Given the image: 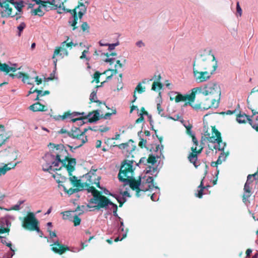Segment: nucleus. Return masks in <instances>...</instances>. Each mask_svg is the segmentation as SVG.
I'll use <instances>...</instances> for the list:
<instances>
[{
    "mask_svg": "<svg viewBox=\"0 0 258 258\" xmlns=\"http://www.w3.org/2000/svg\"><path fill=\"white\" fill-rule=\"evenodd\" d=\"M66 0H52L51 1L52 5V9L56 10L59 9L58 13L61 14L63 12L70 13L72 14L73 20L72 22L69 21L71 26H72L73 30H75L77 28L76 25L78 23V19H81L83 16L87 12V7L82 2H79L78 5L74 9L70 10L66 9L64 6V3Z\"/></svg>",
    "mask_w": 258,
    "mask_h": 258,
    "instance_id": "obj_1",
    "label": "nucleus"
},
{
    "mask_svg": "<svg viewBox=\"0 0 258 258\" xmlns=\"http://www.w3.org/2000/svg\"><path fill=\"white\" fill-rule=\"evenodd\" d=\"M111 110V112H107L105 113L104 115H101L100 116V111L99 110H94L92 112H89V113L85 116H81L79 117L73 118V117L79 115H84L85 114L84 112L79 113L77 112H73L71 113L70 111L65 112L62 116H60V118L62 120H64L65 119L70 117L71 118V121L73 122H75L77 121H80V123L83 124L84 123L83 121V119L88 118V121L89 122H94L97 120H98L100 118V117L104 119L109 118L112 114H116V110L115 107H112V108L110 109Z\"/></svg>",
    "mask_w": 258,
    "mask_h": 258,
    "instance_id": "obj_2",
    "label": "nucleus"
},
{
    "mask_svg": "<svg viewBox=\"0 0 258 258\" xmlns=\"http://www.w3.org/2000/svg\"><path fill=\"white\" fill-rule=\"evenodd\" d=\"M129 161L124 160L120 166L118 178L120 182H124V184L119 188V192L123 197H129L128 187L129 186Z\"/></svg>",
    "mask_w": 258,
    "mask_h": 258,
    "instance_id": "obj_3",
    "label": "nucleus"
},
{
    "mask_svg": "<svg viewBox=\"0 0 258 258\" xmlns=\"http://www.w3.org/2000/svg\"><path fill=\"white\" fill-rule=\"evenodd\" d=\"M211 56L212 57V61L211 70L199 71L198 70H193V74L195 79L199 83L204 82L209 80L211 78V75L216 71L218 67L217 61L216 60L214 55L211 54Z\"/></svg>",
    "mask_w": 258,
    "mask_h": 258,
    "instance_id": "obj_4",
    "label": "nucleus"
},
{
    "mask_svg": "<svg viewBox=\"0 0 258 258\" xmlns=\"http://www.w3.org/2000/svg\"><path fill=\"white\" fill-rule=\"evenodd\" d=\"M205 96H209L214 101H220L221 97V89L220 86L215 82H209L205 85L201 91Z\"/></svg>",
    "mask_w": 258,
    "mask_h": 258,
    "instance_id": "obj_5",
    "label": "nucleus"
},
{
    "mask_svg": "<svg viewBox=\"0 0 258 258\" xmlns=\"http://www.w3.org/2000/svg\"><path fill=\"white\" fill-rule=\"evenodd\" d=\"M212 136H210V134L206 132L205 134L206 139L211 143H217V145H214L213 147L214 149H218L219 151H224L226 144L223 142L222 140L221 133L215 126H212Z\"/></svg>",
    "mask_w": 258,
    "mask_h": 258,
    "instance_id": "obj_6",
    "label": "nucleus"
},
{
    "mask_svg": "<svg viewBox=\"0 0 258 258\" xmlns=\"http://www.w3.org/2000/svg\"><path fill=\"white\" fill-rule=\"evenodd\" d=\"M133 162V160H130V173L132 174L130 176V188L133 190L136 191V196L137 197H144L146 195L147 189H144L143 185L141 186V188L140 187L141 184V178L140 176L139 178L137 180L134 177Z\"/></svg>",
    "mask_w": 258,
    "mask_h": 258,
    "instance_id": "obj_7",
    "label": "nucleus"
},
{
    "mask_svg": "<svg viewBox=\"0 0 258 258\" xmlns=\"http://www.w3.org/2000/svg\"><path fill=\"white\" fill-rule=\"evenodd\" d=\"M201 90L202 88L201 87L194 88L192 89L191 93L190 94H186L184 95H182L177 92H175L174 94H176V96L174 98L170 97V99L171 101L174 99L176 103L184 101L185 103L183 106L186 107L188 105V104H190L191 102L195 101L196 93L198 91H201Z\"/></svg>",
    "mask_w": 258,
    "mask_h": 258,
    "instance_id": "obj_8",
    "label": "nucleus"
},
{
    "mask_svg": "<svg viewBox=\"0 0 258 258\" xmlns=\"http://www.w3.org/2000/svg\"><path fill=\"white\" fill-rule=\"evenodd\" d=\"M92 203L97 204V207L98 209L106 208L107 206H112L111 209L114 213V215H116L117 207L116 205L112 203L107 198L101 195V192H99L97 195L95 196L93 199L90 201Z\"/></svg>",
    "mask_w": 258,
    "mask_h": 258,
    "instance_id": "obj_9",
    "label": "nucleus"
},
{
    "mask_svg": "<svg viewBox=\"0 0 258 258\" xmlns=\"http://www.w3.org/2000/svg\"><path fill=\"white\" fill-rule=\"evenodd\" d=\"M192 141L194 146L191 147V152L189 154L187 159L190 163L193 164L196 168H197L200 165V161L198 160V155L201 154L203 149V147H201L199 149H197L199 142L195 136H191Z\"/></svg>",
    "mask_w": 258,
    "mask_h": 258,
    "instance_id": "obj_10",
    "label": "nucleus"
},
{
    "mask_svg": "<svg viewBox=\"0 0 258 258\" xmlns=\"http://www.w3.org/2000/svg\"><path fill=\"white\" fill-rule=\"evenodd\" d=\"M208 56H201L200 59L195 60L193 64V70L201 71L211 70L212 66V58Z\"/></svg>",
    "mask_w": 258,
    "mask_h": 258,
    "instance_id": "obj_11",
    "label": "nucleus"
},
{
    "mask_svg": "<svg viewBox=\"0 0 258 258\" xmlns=\"http://www.w3.org/2000/svg\"><path fill=\"white\" fill-rule=\"evenodd\" d=\"M38 221L35 217L33 213H28L27 215L24 218L22 226L26 229L30 231H39L38 226Z\"/></svg>",
    "mask_w": 258,
    "mask_h": 258,
    "instance_id": "obj_12",
    "label": "nucleus"
},
{
    "mask_svg": "<svg viewBox=\"0 0 258 258\" xmlns=\"http://www.w3.org/2000/svg\"><path fill=\"white\" fill-rule=\"evenodd\" d=\"M247 103L253 115L258 114V88H253L247 99Z\"/></svg>",
    "mask_w": 258,
    "mask_h": 258,
    "instance_id": "obj_13",
    "label": "nucleus"
},
{
    "mask_svg": "<svg viewBox=\"0 0 258 258\" xmlns=\"http://www.w3.org/2000/svg\"><path fill=\"white\" fill-rule=\"evenodd\" d=\"M69 180L71 183L73 185L74 187H76V188H70L69 189H67L65 185L61 184V185L63 186L65 192L69 195H71L84 189V184L83 182H81L80 179H78L76 176L73 175L72 172L71 173V175H69Z\"/></svg>",
    "mask_w": 258,
    "mask_h": 258,
    "instance_id": "obj_14",
    "label": "nucleus"
},
{
    "mask_svg": "<svg viewBox=\"0 0 258 258\" xmlns=\"http://www.w3.org/2000/svg\"><path fill=\"white\" fill-rule=\"evenodd\" d=\"M97 169H91L88 173L83 176L86 181L83 182L85 186L95 184L98 188H101L99 180L101 177L96 174Z\"/></svg>",
    "mask_w": 258,
    "mask_h": 258,
    "instance_id": "obj_15",
    "label": "nucleus"
},
{
    "mask_svg": "<svg viewBox=\"0 0 258 258\" xmlns=\"http://www.w3.org/2000/svg\"><path fill=\"white\" fill-rule=\"evenodd\" d=\"M49 146L52 147L55 149L56 150V160L58 161L62 162L66 161L68 160L69 157V153L67 150L66 149L64 146L62 144L55 145L53 143H49Z\"/></svg>",
    "mask_w": 258,
    "mask_h": 258,
    "instance_id": "obj_16",
    "label": "nucleus"
},
{
    "mask_svg": "<svg viewBox=\"0 0 258 258\" xmlns=\"http://www.w3.org/2000/svg\"><path fill=\"white\" fill-rule=\"evenodd\" d=\"M10 4L11 2L0 0V7L3 9V11L1 12L2 17H14L16 15H18V13L13 14V9L10 7Z\"/></svg>",
    "mask_w": 258,
    "mask_h": 258,
    "instance_id": "obj_17",
    "label": "nucleus"
},
{
    "mask_svg": "<svg viewBox=\"0 0 258 258\" xmlns=\"http://www.w3.org/2000/svg\"><path fill=\"white\" fill-rule=\"evenodd\" d=\"M213 99L209 96H205L202 101L201 102L202 109L208 110L212 107L217 108L219 106V101L213 100Z\"/></svg>",
    "mask_w": 258,
    "mask_h": 258,
    "instance_id": "obj_18",
    "label": "nucleus"
},
{
    "mask_svg": "<svg viewBox=\"0 0 258 258\" xmlns=\"http://www.w3.org/2000/svg\"><path fill=\"white\" fill-rule=\"evenodd\" d=\"M62 165L65 167L68 171L69 175H71V173L75 170L76 165V160L75 158L68 157L65 162H62Z\"/></svg>",
    "mask_w": 258,
    "mask_h": 258,
    "instance_id": "obj_19",
    "label": "nucleus"
},
{
    "mask_svg": "<svg viewBox=\"0 0 258 258\" xmlns=\"http://www.w3.org/2000/svg\"><path fill=\"white\" fill-rule=\"evenodd\" d=\"M51 246V250L54 252L60 255L70 250L69 247L61 244L58 241L55 242L53 244H52Z\"/></svg>",
    "mask_w": 258,
    "mask_h": 258,
    "instance_id": "obj_20",
    "label": "nucleus"
},
{
    "mask_svg": "<svg viewBox=\"0 0 258 258\" xmlns=\"http://www.w3.org/2000/svg\"><path fill=\"white\" fill-rule=\"evenodd\" d=\"M9 76L12 77L13 78H22V81L24 83H27L28 84L31 85L32 83L30 82V77L26 73L18 72L15 74H10Z\"/></svg>",
    "mask_w": 258,
    "mask_h": 258,
    "instance_id": "obj_21",
    "label": "nucleus"
},
{
    "mask_svg": "<svg viewBox=\"0 0 258 258\" xmlns=\"http://www.w3.org/2000/svg\"><path fill=\"white\" fill-rule=\"evenodd\" d=\"M75 141L72 142L73 146L68 145V147L70 148V150L73 151V149H76L82 147L86 142H87V137L85 138H78L75 139Z\"/></svg>",
    "mask_w": 258,
    "mask_h": 258,
    "instance_id": "obj_22",
    "label": "nucleus"
},
{
    "mask_svg": "<svg viewBox=\"0 0 258 258\" xmlns=\"http://www.w3.org/2000/svg\"><path fill=\"white\" fill-rule=\"evenodd\" d=\"M90 102L89 103H91L93 102H95L97 103V105L98 107H101L102 105H103L106 106V107L108 109H110V108L106 105V104L105 102H102L99 100L97 99V91H93L90 95Z\"/></svg>",
    "mask_w": 258,
    "mask_h": 258,
    "instance_id": "obj_23",
    "label": "nucleus"
},
{
    "mask_svg": "<svg viewBox=\"0 0 258 258\" xmlns=\"http://www.w3.org/2000/svg\"><path fill=\"white\" fill-rule=\"evenodd\" d=\"M68 135L74 139L82 137V133H81V130L77 127H73L71 131L68 132Z\"/></svg>",
    "mask_w": 258,
    "mask_h": 258,
    "instance_id": "obj_24",
    "label": "nucleus"
},
{
    "mask_svg": "<svg viewBox=\"0 0 258 258\" xmlns=\"http://www.w3.org/2000/svg\"><path fill=\"white\" fill-rule=\"evenodd\" d=\"M251 189L252 186L248 185V183H245L243 189L244 192L242 196V200L244 202H245L246 201H248V198L251 196Z\"/></svg>",
    "mask_w": 258,
    "mask_h": 258,
    "instance_id": "obj_25",
    "label": "nucleus"
},
{
    "mask_svg": "<svg viewBox=\"0 0 258 258\" xmlns=\"http://www.w3.org/2000/svg\"><path fill=\"white\" fill-rule=\"evenodd\" d=\"M117 73V71L116 69H108L107 70L105 71L103 73H102V75H105L106 76V80L101 82L102 86L105 82L110 80L112 76L114 75H116Z\"/></svg>",
    "mask_w": 258,
    "mask_h": 258,
    "instance_id": "obj_26",
    "label": "nucleus"
},
{
    "mask_svg": "<svg viewBox=\"0 0 258 258\" xmlns=\"http://www.w3.org/2000/svg\"><path fill=\"white\" fill-rule=\"evenodd\" d=\"M9 138L6 134L4 125L0 124V147L2 146Z\"/></svg>",
    "mask_w": 258,
    "mask_h": 258,
    "instance_id": "obj_27",
    "label": "nucleus"
},
{
    "mask_svg": "<svg viewBox=\"0 0 258 258\" xmlns=\"http://www.w3.org/2000/svg\"><path fill=\"white\" fill-rule=\"evenodd\" d=\"M45 108V106L41 104L39 102H36L35 103H34L33 104L30 105L29 107V108L30 110L36 112V111H45V109L44 108Z\"/></svg>",
    "mask_w": 258,
    "mask_h": 258,
    "instance_id": "obj_28",
    "label": "nucleus"
},
{
    "mask_svg": "<svg viewBox=\"0 0 258 258\" xmlns=\"http://www.w3.org/2000/svg\"><path fill=\"white\" fill-rule=\"evenodd\" d=\"M146 161L147 163L154 165L156 163L157 160L155 156L153 155L152 154H150L147 159L145 157L141 158L139 161V163H144Z\"/></svg>",
    "mask_w": 258,
    "mask_h": 258,
    "instance_id": "obj_29",
    "label": "nucleus"
},
{
    "mask_svg": "<svg viewBox=\"0 0 258 258\" xmlns=\"http://www.w3.org/2000/svg\"><path fill=\"white\" fill-rule=\"evenodd\" d=\"M154 177L153 176H149L146 179V184H147V187H145L144 189H147V192L151 191V190L155 187L154 184Z\"/></svg>",
    "mask_w": 258,
    "mask_h": 258,
    "instance_id": "obj_30",
    "label": "nucleus"
},
{
    "mask_svg": "<svg viewBox=\"0 0 258 258\" xmlns=\"http://www.w3.org/2000/svg\"><path fill=\"white\" fill-rule=\"evenodd\" d=\"M236 120L239 123H245L247 120L248 121L249 123V120H251L249 116L245 114H236Z\"/></svg>",
    "mask_w": 258,
    "mask_h": 258,
    "instance_id": "obj_31",
    "label": "nucleus"
},
{
    "mask_svg": "<svg viewBox=\"0 0 258 258\" xmlns=\"http://www.w3.org/2000/svg\"><path fill=\"white\" fill-rule=\"evenodd\" d=\"M145 91V87L142 86L141 83H139L138 84V85L137 86V87H136L135 90L134 91V99L133 101H132V103H134L137 98V96H136V92H137L140 94H141Z\"/></svg>",
    "mask_w": 258,
    "mask_h": 258,
    "instance_id": "obj_32",
    "label": "nucleus"
},
{
    "mask_svg": "<svg viewBox=\"0 0 258 258\" xmlns=\"http://www.w3.org/2000/svg\"><path fill=\"white\" fill-rule=\"evenodd\" d=\"M15 8L17 10V12L18 14L22 12L23 8L24 7V2L22 1H20L19 2H15L14 1L12 3H11Z\"/></svg>",
    "mask_w": 258,
    "mask_h": 258,
    "instance_id": "obj_33",
    "label": "nucleus"
},
{
    "mask_svg": "<svg viewBox=\"0 0 258 258\" xmlns=\"http://www.w3.org/2000/svg\"><path fill=\"white\" fill-rule=\"evenodd\" d=\"M17 164V163H16L12 165L11 164H8L5 165L2 167H0V175L5 174L8 171L10 170L12 168H15Z\"/></svg>",
    "mask_w": 258,
    "mask_h": 258,
    "instance_id": "obj_34",
    "label": "nucleus"
},
{
    "mask_svg": "<svg viewBox=\"0 0 258 258\" xmlns=\"http://www.w3.org/2000/svg\"><path fill=\"white\" fill-rule=\"evenodd\" d=\"M123 226V223H121V226L119 228V230H121V232H119V235L118 237L115 238L114 241L115 242H118V241H121L124 238H125L127 236V231H125V232L123 233V228L122 227Z\"/></svg>",
    "mask_w": 258,
    "mask_h": 258,
    "instance_id": "obj_35",
    "label": "nucleus"
},
{
    "mask_svg": "<svg viewBox=\"0 0 258 258\" xmlns=\"http://www.w3.org/2000/svg\"><path fill=\"white\" fill-rule=\"evenodd\" d=\"M204 177L202 179L200 184L199 185L198 188H200V189L198 190V193L196 194V196L198 197L199 198H202L203 195V190L205 188H206V186H204L203 184V180Z\"/></svg>",
    "mask_w": 258,
    "mask_h": 258,
    "instance_id": "obj_36",
    "label": "nucleus"
},
{
    "mask_svg": "<svg viewBox=\"0 0 258 258\" xmlns=\"http://www.w3.org/2000/svg\"><path fill=\"white\" fill-rule=\"evenodd\" d=\"M40 6L44 8L46 11L54 10L53 9H52V5L51 1H43L41 4V5Z\"/></svg>",
    "mask_w": 258,
    "mask_h": 258,
    "instance_id": "obj_37",
    "label": "nucleus"
},
{
    "mask_svg": "<svg viewBox=\"0 0 258 258\" xmlns=\"http://www.w3.org/2000/svg\"><path fill=\"white\" fill-rule=\"evenodd\" d=\"M41 6L40 5L39 7L36 9L32 10L31 11V13L32 15H38L39 17H42L44 15V13L41 9Z\"/></svg>",
    "mask_w": 258,
    "mask_h": 258,
    "instance_id": "obj_38",
    "label": "nucleus"
},
{
    "mask_svg": "<svg viewBox=\"0 0 258 258\" xmlns=\"http://www.w3.org/2000/svg\"><path fill=\"white\" fill-rule=\"evenodd\" d=\"M85 187H87V190L88 192H91L93 198L95 197V196L97 195L100 191L96 189L94 186H85Z\"/></svg>",
    "mask_w": 258,
    "mask_h": 258,
    "instance_id": "obj_39",
    "label": "nucleus"
},
{
    "mask_svg": "<svg viewBox=\"0 0 258 258\" xmlns=\"http://www.w3.org/2000/svg\"><path fill=\"white\" fill-rule=\"evenodd\" d=\"M65 51L66 53V55L68 54V51L67 50L64 49L63 48V47H57L54 50V53H53V56H52V58L53 59H54L55 56L56 55H58L59 54H60V55H61V54L60 53L61 51Z\"/></svg>",
    "mask_w": 258,
    "mask_h": 258,
    "instance_id": "obj_40",
    "label": "nucleus"
},
{
    "mask_svg": "<svg viewBox=\"0 0 258 258\" xmlns=\"http://www.w3.org/2000/svg\"><path fill=\"white\" fill-rule=\"evenodd\" d=\"M146 173L150 174V175H155L156 176L158 173L157 168L156 167H153L149 166L147 168Z\"/></svg>",
    "mask_w": 258,
    "mask_h": 258,
    "instance_id": "obj_41",
    "label": "nucleus"
},
{
    "mask_svg": "<svg viewBox=\"0 0 258 258\" xmlns=\"http://www.w3.org/2000/svg\"><path fill=\"white\" fill-rule=\"evenodd\" d=\"M73 212V211H65L63 212H62L61 214H63V219L64 220H69L70 221L72 220V218H73L74 216H72V213Z\"/></svg>",
    "mask_w": 258,
    "mask_h": 258,
    "instance_id": "obj_42",
    "label": "nucleus"
},
{
    "mask_svg": "<svg viewBox=\"0 0 258 258\" xmlns=\"http://www.w3.org/2000/svg\"><path fill=\"white\" fill-rule=\"evenodd\" d=\"M105 55H106L108 58L106 59L105 61L108 62L110 63V64H112L114 62V58H109L110 56H116V53L115 52H112L111 53H106L104 54Z\"/></svg>",
    "mask_w": 258,
    "mask_h": 258,
    "instance_id": "obj_43",
    "label": "nucleus"
},
{
    "mask_svg": "<svg viewBox=\"0 0 258 258\" xmlns=\"http://www.w3.org/2000/svg\"><path fill=\"white\" fill-rule=\"evenodd\" d=\"M163 87L162 83L159 82H154L152 86V90L154 91H157L160 90Z\"/></svg>",
    "mask_w": 258,
    "mask_h": 258,
    "instance_id": "obj_44",
    "label": "nucleus"
},
{
    "mask_svg": "<svg viewBox=\"0 0 258 258\" xmlns=\"http://www.w3.org/2000/svg\"><path fill=\"white\" fill-rule=\"evenodd\" d=\"M256 121H254L252 120H249V124L251 127L258 132V117L256 118Z\"/></svg>",
    "mask_w": 258,
    "mask_h": 258,
    "instance_id": "obj_45",
    "label": "nucleus"
},
{
    "mask_svg": "<svg viewBox=\"0 0 258 258\" xmlns=\"http://www.w3.org/2000/svg\"><path fill=\"white\" fill-rule=\"evenodd\" d=\"M102 75V73H100L98 71L95 72V73L93 75V80L92 81L93 83V82H95L96 83H99V78L100 77V76Z\"/></svg>",
    "mask_w": 258,
    "mask_h": 258,
    "instance_id": "obj_46",
    "label": "nucleus"
},
{
    "mask_svg": "<svg viewBox=\"0 0 258 258\" xmlns=\"http://www.w3.org/2000/svg\"><path fill=\"white\" fill-rule=\"evenodd\" d=\"M0 70L8 74L9 73V66L6 63L1 64Z\"/></svg>",
    "mask_w": 258,
    "mask_h": 258,
    "instance_id": "obj_47",
    "label": "nucleus"
},
{
    "mask_svg": "<svg viewBox=\"0 0 258 258\" xmlns=\"http://www.w3.org/2000/svg\"><path fill=\"white\" fill-rule=\"evenodd\" d=\"M75 226H78L81 223V218L79 217L78 215H75L73 217V220H72Z\"/></svg>",
    "mask_w": 258,
    "mask_h": 258,
    "instance_id": "obj_48",
    "label": "nucleus"
},
{
    "mask_svg": "<svg viewBox=\"0 0 258 258\" xmlns=\"http://www.w3.org/2000/svg\"><path fill=\"white\" fill-rule=\"evenodd\" d=\"M223 156H224V153H221V155L219 156L218 159L216 162H212L211 163V166L213 167H217L218 164H221L222 162V161L221 160V158Z\"/></svg>",
    "mask_w": 258,
    "mask_h": 258,
    "instance_id": "obj_49",
    "label": "nucleus"
},
{
    "mask_svg": "<svg viewBox=\"0 0 258 258\" xmlns=\"http://www.w3.org/2000/svg\"><path fill=\"white\" fill-rule=\"evenodd\" d=\"M194 102H191L190 104H188V105L190 106L193 109L195 110H198L199 109L202 108L201 102L197 104H194L192 103Z\"/></svg>",
    "mask_w": 258,
    "mask_h": 258,
    "instance_id": "obj_50",
    "label": "nucleus"
},
{
    "mask_svg": "<svg viewBox=\"0 0 258 258\" xmlns=\"http://www.w3.org/2000/svg\"><path fill=\"white\" fill-rule=\"evenodd\" d=\"M81 28L83 32H85L86 31H87V32H89V29L90 28V27H89L88 24L86 22H84L81 24Z\"/></svg>",
    "mask_w": 258,
    "mask_h": 258,
    "instance_id": "obj_51",
    "label": "nucleus"
},
{
    "mask_svg": "<svg viewBox=\"0 0 258 258\" xmlns=\"http://www.w3.org/2000/svg\"><path fill=\"white\" fill-rule=\"evenodd\" d=\"M26 27V24L24 22H22L21 23L19 26L18 27V36H20L21 35V32L23 31V30H24V29Z\"/></svg>",
    "mask_w": 258,
    "mask_h": 258,
    "instance_id": "obj_52",
    "label": "nucleus"
},
{
    "mask_svg": "<svg viewBox=\"0 0 258 258\" xmlns=\"http://www.w3.org/2000/svg\"><path fill=\"white\" fill-rule=\"evenodd\" d=\"M50 94V92L48 90H46L44 92H42L41 90V93L39 94V92H38V94H37V96L36 97V98L35 99V100H39V97H42V96H43L44 95H48Z\"/></svg>",
    "mask_w": 258,
    "mask_h": 258,
    "instance_id": "obj_53",
    "label": "nucleus"
},
{
    "mask_svg": "<svg viewBox=\"0 0 258 258\" xmlns=\"http://www.w3.org/2000/svg\"><path fill=\"white\" fill-rule=\"evenodd\" d=\"M77 45V43L74 44L73 42L67 43L66 41L61 43L62 47H63L65 46L67 47H72V46H76Z\"/></svg>",
    "mask_w": 258,
    "mask_h": 258,
    "instance_id": "obj_54",
    "label": "nucleus"
},
{
    "mask_svg": "<svg viewBox=\"0 0 258 258\" xmlns=\"http://www.w3.org/2000/svg\"><path fill=\"white\" fill-rule=\"evenodd\" d=\"M84 208H85L84 206H78L77 207V208L76 209V210L73 211V212L79 211V212L78 213V215H81L84 213L83 209Z\"/></svg>",
    "mask_w": 258,
    "mask_h": 258,
    "instance_id": "obj_55",
    "label": "nucleus"
},
{
    "mask_svg": "<svg viewBox=\"0 0 258 258\" xmlns=\"http://www.w3.org/2000/svg\"><path fill=\"white\" fill-rule=\"evenodd\" d=\"M2 242L3 244H5L7 246L10 248L11 251L13 252V253L11 254V257L14 254V250L12 248V244L11 242L8 243L5 240H2Z\"/></svg>",
    "mask_w": 258,
    "mask_h": 258,
    "instance_id": "obj_56",
    "label": "nucleus"
},
{
    "mask_svg": "<svg viewBox=\"0 0 258 258\" xmlns=\"http://www.w3.org/2000/svg\"><path fill=\"white\" fill-rule=\"evenodd\" d=\"M147 143V141L143 139H141L139 143V146L141 148H143L146 147V144Z\"/></svg>",
    "mask_w": 258,
    "mask_h": 258,
    "instance_id": "obj_57",
    "label": "nucleus"
},
{
    "mask_svg": "<svg viewBox=\"0 0 258 258\" xmlns=\"http://www.w3.org/2000/svg\"><path fill=\"white\" fill-rule=\"evenodd\" d=\"M236 11L237 13L239 14V15L241 16L242 15V11L240 6L239 2H237L236 3Z\"/></svg>",
    "mask_w": 258,
    "mask_h": 258,
    "instance_id": "obj_58",
    "label": "nucleus"
},
{
    "mask_svg": "<svg viewBox=\"0 0 258 258\" xmlns=\"http://www.w3.org/2000/svg\"><path fill=\"white\" fill-rule=\"evenodd\" d=\"M42 169L44 171H49L52 169V165L47 164L46 165L43 166Z\"/></svg>",
    "mask_w": 258,
    "mask_h": 258,
    "instance_id": "obj_59",
    "label": "nucleus"
},
{
    "mask_svg": "<svg viewBox=\"0 0 258 258\" xmlns=\"http://www.w3.org/2000/svg\"><path fill=\"white\" fill-rule=\"evenodd\" d=\"M157 109L158 113L159 114H160L161 116H163L164 115V114L163 113H162V112H163V110L162 109V108L161 107V105L160 103L157 104Z\"/></svg>",
    "mask_w": 258,
    "mask_h": 258,
    "instance_id": "obj_60",
    "label": "nucleus"
},
{
    "mask_svg": "<svg viewBox=\"0 0 258 258\" xmlns=\"http://www.w3.org/2000/svg\"><path fill=\"white\" fill-rule=\"evenodd\" d=\"M38 92H39V94L41 93V90H38L37 89H33V87H32L28 92V96L35 92H36L38 94Z\"/></svg>",
    "mask_w": 258,
    "mask_h": 258,
    "instance_id": "obj_61",
    "label": "nucleus"
},
{
    "mask_svg": "<svg viewBox=\"0 0 258 258\" xmlns=\"http://www.w3.org/2000/svg\"><path fill=\"white\" fill-rule=\"evenodd\" d=\"M10 231L9 228H0V234L8 233Z\"/></svg>",
    "mask_w": 258,
    "mask_h": 258,
    "instance_id": "obj_62",
    "label": "nucleus"
},
{
    "mask_svg": "<svg viewBox=\"0 0 258 258\" xmlns=\"http://www.w3.org/2000/svg\"><path fill=\"white\" fill-rule=\"evenodd\" d=\"M118 45V43H113V44H109L107 46H108V49L109 50H112L114 49L115 47Z\"/></svg>",
    "mask_w": 258,
    "mask_h": 258,
    "instance_id": "obj_63",
    "label": "nucleus"
},
{
    "mask_svg": "<svg viewBox=\"0 0 258 258\" xmlns=\"http://www.w3.org/2000/svg\"><path fill=\"white\" fill-rule=\"evenodd\" d=\"M140 117L136 120V123L141 122L144 120V117L142 114H139Z\"/></svg>",
    "mask_w": 258,
    "mask_h": 258,
    "instance_id": "obj_64",
    "label": "nucleus"
}]
</instances>
